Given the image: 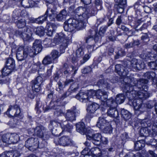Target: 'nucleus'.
I'll return each mask as SVG.
<instances>
[{
  "label": "nucleus",
  "mask_w": 157,
  "mask_h": 157,
  "mask_svg": "<svg viewBox=\"0 0 157 157\" xmlns=\"http://www.w3.org/2000/svg\"><path fill=\"white\" fill-rule=\"evenodd\" d=\"M125 81L124 91L126 93H129L132 95L134 92L136 94L132 95V97H130V99L139 98L144 99L149 96L147 91L148 87L146 85L148 82V80L144 79H140L139 81L135 78L133 75L131 74L127 76L124 79Z\"/></svg>",
  "instance_id": "nucleus-1"
},
{
  "label": "nucleus",
  "mask_w": 157,
  "mask_h": 157,
  "mask_svg": "<svg viewBox=\"0 0 157 157\" xmlns=\"http://www.w3.org/2000/svg\"><path fill=\"white\" fill-rule=\"evenodd\" d=\"M85 26V22H81L77 16L69 19L64 23V29L65 31L71 32L76 29L80 30Z\"/></svg>",
  "instance_id": "nucleus-2"
},
{
  "label": "nucleus",
  "mask_w": 157,
  "mask_h": 157,
  "mask_svg": "<svg viewBox=\"0 0 157 157\" xmlns=\"http://www.w3.org/2000/svg\"><path fill=\"white\" fill-rule=\"evenodd\" d=\"M54 41L57 44H60V51L62 53L64 52L65 49L71 42V40L68 37H66L63 33H60L55 36Z\"/></svg>",
  "instance_id": "nucleus-3"
},
{
  "label": "nucleus",
  "mask_w": 157,
  "mask_h": 157,
  "mask_svg": "<svg viewBox=\"0 0 157 157\" xmlns=\"http://www.w3.org/2000/svg\"><path fill=\"white\" fill-rule=\"evenodd\" d=\"M89 8L86 7L79 6L75 10V16H76L78 19L81 22H85V25L87 19L89 17V13L88 12Z\"/></svg>",
  "instance_id": "nucleus-4"
},
{
  "label": "nucleus",
  "mask_w": 157,
  "mask_h": 157,
  "mask_svg": "<svg viewBox=\"0 0 157 157\" xmlns=\"http://www.w3.org/2000/svg\"><path fill=\"white\" fill-rule=\"evenodd\" d=\"M6 113L10 117H13L14 118L17 117L20 119L23 117L22 113L21 112L19 107L17 105H10L6 112Z\"/></svg>",
  "instance_id": "nucleus-5"
},
{
  "label": "nucleus",
  "mask_w": 157,
  "mask_h": 157,
  "mask_svg": "<svg viewBox=\"0 0 157 157\" xmlns=\"http://www.w3.org/2000/svg\"><path fill=\"white\" fill-rule=\"evenodd\" d=\"M34 131L35 135L43 140H47L49 138V132L42 126L36 127Z\"/></svg>",
  "instance_id": "nucleus-6"
},
{
  "label": "nucleus",
  "mask_w": 157,
  "mask_h": 157,
  "mask_svg": "<svg viewBox=\"0 0 157 157\" xmlns=\"http://www.w3.org/2000/svg\"><path fill=\"white\" fill-rule=\"evenodd\" d=\"M54 141L56 145H59L64 147L70 146L73 144L72 140L66 136L60 138L57 137H55Z\"/></svg>",
  "instance_id": "nucleus-7"
},
{
  "label": "nucleus",
  "mask_w": 157,
  "mask_h": 157,
  "mask_svg": "<svg viewBox=\"0 0 157 157\" xmlns=\"http://www.w3.org/2000/svg\"><path fill=\"white\" fill-rule=\"evenodd\" d=\"M89 35L86 39V42L90 44H94V41H98L100 40V37H98L97 30L96 28L94 29H92L90 30L89 32Z\"/></svg>",
  "instance_id": "nucleus-8"
},
{
  "label": "nucleus",
  "mask_w": 157,
  "mask_h": 157,
  "mask_svg": "<svg viewBox=\"0 0 157 157\" xmlns=\"http://www.w3.org/2000/svg\"><path fill=\"white\" fill-rule=\"evenodd\" d=\"M16 35L20 36L24 41L29 40L32 35V33L30 29L25 27L24 30H18L16 32Z\"/></svg>",
  "instance_id": "nucleus-9"
},
{
  "label": "nucleus",
  "mask_w": 157,
  "mask_h": 157,
  "mask_svg": "<svg viewBox=\"0 0 157 157\" xmlns=\"http://www.w3.org/2000/svg\"><path fill=\"white\" fill-rule=\"evenodd\" d=\"M25 147L31 151H34L38 147L39 141L37 138H30L25 142Z\"/></svg>",
  "instance_id": "nucleus-10"
},
{
  "label": "nucleus",
  "mask_w": 157,
  "mask_h": 157,
  "mask_svg": "<svg viewBox=\"0 0 157 157\" xmlns=\"http://www.w3.org/2000/svg\"><path fill=\"white\" fill-rule=\"evenodd\" d=\"M43 82L42 78L38 76L31 81L32 87L33 90L36 92H39L40 89V86Z\"/></svg>",
  "instance_id": "nucleus-11"
},
{
  "label": "nucleus",
  "mask_w": 157,
  "mask_h": 157,
  "mask_svg": "<svg viewBox=\"0 0 157 157\" xmlns=\"http://www.w3.org/2000/svg\"><path fill=\"white\" fill-rule=\"evenodd\" d=\"M76 116V108L71 109L67 110L66 113L64 114L65 117L67 121H72L75 120Z\"/></svg>",
  "instance_id": "nucleus-12"
},
{
  "label": "nucleus",
  "mask_w": 157,
  "mask_h": 157,
  "mask_svg": "<svg viewBox=\"0 0 157 157\" xmlns=\"http://www.w3.org/2000/svg\"><path fill=\"white\" fill-rule=\"evenodd\" d=\"M87 139L92 140V143L96 145H98L101 143V135L100 133H96L93 135L92 136L89 135H87Z\"/></svg>",
  "instance_id": "nucleus-13"
},
{
  "label": "nucleus",
  "mask_w": 157,
  "mask_h": 157,
  "mask_svg": "<svg viewBox=\"0 0 157 157\" xmlns=\"http://www.w3.org/2000/svg\"><path fill=\"white\" fill-rule=\"evenodd\" d=\"M132 66L134 68L140 70L145 67V64L144 62L141 60H138L136 59H133L131 61Z\"/></svg>",
  "instance_id": "nucleus-14"
},
{
  "label": "nucleus",
  "mask_w": 157,
  "mask_h": 157,
  "mask_svg": "<svg viewBox=\"0 0 157 157\" xmlns=\"http://www.w3.org/2000/svg\"><path fill=\"white\" fill-rule=\"evenodd\" d=\"M138 102V100L134 99L132 102V104L133 106L135 113L139 114L145 111V108L143 106V105L141 104L137 103Z\"/></svg>",
  "instance_id": "nucleus-15"
},
{
  "label": "nucleus",
  "mask_w": 157,
  "mask_h": 157,
  "mask_svg": "<svg viewBox=\"0 0 157 157\" xmlns=\"http://www.w3.org/2000/svg\"><path fill=\"white\" fill-rule=\"evenodd\" d=\"M115 70L119 75L122 77L126 76L128 72L127 69L121 64L116 65L115 66Z\"/></svg>",
  "instance_id": "nucleus-16"
},
{
  "label": "nucleus",
  "mask_w": 157,
  "mask_h": 157,
  "mask_svg": "<svg viewBox=\"0 0 157 157\" xmlns=\"http://www.w3.org/2000/svg\"><path fill=\"white\" fill-rule=\"evenodd\" d=\"M76 98L80 101L82 102H86L88 101L90 102V98L89 97L87 94L83 92H79L76 96Z\"/></svg>",
  "instance_id": "nucleus-17"
},
{
  "label": "nucleus",
  "mask_w": 157,
  "mask_h": 157,
  "mask_svg": "<svg viewBox=\"0 0 157 157\" xmlns=\"http://www.w3.org/2000/svg\"><path fill=\"white\" fill-rule=\"evenodd\" d=\"M51 108L55 110L54 112V114L56 116L64 115L65 109L63 107L54 105L52 106Z\"/></svg>",
  "instance_id": "nucleus-18"
},
{
  "label": "nucleus",
  "mask_w": 157,
  "mask_h": 157,
  "mask_svg": "<svg viewBox=\"0 0 157 157\" xmlns=\"http://www.w3.org/2000/svg\"><path fill=\"white\" fill-rule=\"evenodd\" d=\"M77 131L82 134H85L87 136L88 135L87 129L85 127L84 123L83 122H78L76 125Z\"/></svg>",
  "instance_id": "nucleus-19"
},
{
  "label": "nucleus",
  "mask_w": 157,
  "mask_h": 157,
  "mask_svg": "<svg viewBox=\"0 0 157 157\" xmlns=\"http://www.w3.org/2000/svg\"><path fill=\"white\" fill-rule=\"evenodd\" d=\"M24 54L26 56V57L29 56L30 57H33L38 54L33 49V48L26 47L23 50Z\"/></svg>",
  "instance_id": "nucleus-20"
},
{
  "label": "nucleus",
  "mask_w": 157,
  "mask_h": 157,
  "mask_svg": "<svg viewBox=\"0 0 157 157\" xmlns=\"http://www.w3.org/2000/svg\"><path fill=\"white\" fill-rule=\"evenodd\" d=\"M61 128L62 129V133L64 131L70 132L72 129L73 126L68 123L67 121H61Z\"/></svg>",
  "instance_id": "nucleus-21"
},
{
  "label": "nucleus",
  "mask_w": 157,
  "mask_h": 157,
  "mask_svg": "<svg viewBox=\"0 0 157 157\" xmlns=\"http://www.w3.org/2000/svg\"><path fill=\"white\" fill-rule=\"evenodd\" d=\"M107 115L112 117L117 118L119 116V113L115 107L109 108L107 109Z\"/></svg>",
  "instance_id": "nucleus-22"
},
{
  "label": "nucleus",
  "mask_w": 157,
  "mask_h": 157,
  "mask_svg": "<svg viewBox=\"0 0 157 157\" xmlns=\"http://www.w3.org/2000/svg\"><path fill=\"white\" fill-rule=\"evenodd\" d=\"M6 66L10 69L14 71L15 69V64L14 59L11 58H8L6 62Z\"/></svg>",
  "instance_id": "nucleus-23"
},
{
  "label": "nucleus",
  "mask_w": 157,
  "mask_h": 157,
  "mask_svg": "<svg viewBox=\"0 0 157 157\" xmlns=\"http://www.w3.org/2000/svg\"><path fill=\"white\" fill-rule=\"evenodd\" d=\"M33 49L38 53L40 52L42 49L41 42L39 40H36L33 43Z\"/></svg>",
  "instance_id": "nucleus-24"
},
{
  "label": "nucleus",
  "mask_w": 157,
  "mask_h": 157,
  "mask_svg": "<svg viewBox=\"0 0 157 157\" xmlns=\"http://www.w3.org/2000/svg\"><path fill=\"white\" fill-rule=\"evenodd\" d=\"M99 107L98 104L95 102H93L88 106L87 109V112L90 113H94L99 108Z\"/></svg>",
  "instance_id": "nucleus-25"
},
{
  "label": "nucleus",
  "mask_w": 157,
  "mask_h": 157,
  "mask_svg": "<svg viewBox=\"0 0 157 157\" xmlns=\"http://www.w3.org/2000/svg\"><path fill=\"white\" fill-rule=\"evenodd\" d=\"M21 3L25 8H29L33 7L35 4L33 0H22Z\"/></svg>",
  "instance_id": "nucleus-26"
},
{
  "label": "nucleus",
  "mask_w": 157,
  "mask_h": 157,
  "mask_svg": "<svg viewBox=\"0 0 157 157\" xmlns=\"http://www.w3.org/2000/svg\"><path fill=\"white\" fill-rule=\"evenodd\" d=\"M134 148L136 151L141 150L145 145V141L143 140H140L136 142L134 144Z\"/></svg>",
  "instance_id": "nucleus-27"
},
{
  "label": "nucleus",
  "mask_w": 157,
  "mask_h": 157,
  "mask_svg": "<svg viewBox=\"0 0 157 157\" xmlns=\"http://www.w3.org/2000/svg\"><path fill=\"white\" fill-rule=\"evenodd\" d=\"M107 123L106 120L103 117H100L97 122L96 126L100 129L102 130L105 127Z\"/></svg>",
  "instance_id": "nucleus-28"
},
{
  "label": "nucleus",
  "mask_w": 157,
  "mask_h": 157,
  "mask_svg": "<svg viewBox=\"0 0 157 157\" xmlns=\"http://www.w3.org/2000/svg\"><path fill=\"white\" fill-rule=\"evenodd\" d=\"M67 13L65 10H62L56 17V19L58 21H64L67 16Z\"/></svg>",
  "instance_id": "nucleus-29"
},
{
  "label": "nucleus",
  "mask_w": 157,
  "mask_h": 157,
  "mask_svg": "<svg viewBox=\"0 0 157 157\" xmlns=\"http://www.w3.org/2000/svg\"><path fill=\"white\" fill-rule=\"evenodd\" d=\"M121 117L125 121L128 120L131 117L130 113L127 110L124 109H122L121 111Z\"/></svg>",
  "instance_id": "nucleus-30"
},
{
  "label": "nucleus",
  "mask_w": 157,
  "mask_h": 157,
  "mask_svg": "<svg viewBox=\"0 0 157 157\" xmlns=\"http://www.w3.org/2000/svg\"><path fill=\"white\" fill-rule=\"evenodd\" d=\"M47 7L48 9L45 13L48 16L49 11L51 13H55L56 7L55 5L52 3H49L47 5Z\"/></svg>",
  "instance_id": "nucleus-31"
},
{
  "label": "nucleus",
  "mask_w": 157,
  "mask_h": 157,
  "mask_svg": "<svg viewBox=\"0 0 157 157\" xmlns=\"http://www.w3.org/2000/svg\"><path fill=\"white\" fill-rule=\"evenodd\" d=\"M125 98V96L123 94L117 95L115 98V103H116V105L118 104H120L123 103L124 101Z\"/></svg>",
  "instance_id": "nucleus-32"
},
{
  "label": "nucleus",
  "mask_w": 157,
  "mask_h": 157,
  "mask_svg": "<svg viewBox=\"0 0 157 157\" xmlns=\"http://www.w3.org/2000/svg\"><path fill=\"white\" fill-rule=\"evenodd\" d=\"M10 136L11 144L17 143L19 140V136L17 134H10Z\"/></svg>",
  "instance_id": "nucleus-33"
},
{
  "label": "nucleus",
  "mask_w": 157,
  "mask_h": 157,
  "mask_svg": "<svg viewBox=\"0 0 157 157\" xmlns=\"http://www.w3.org/2000/svg\"><path fill=\"white\" fill-rule=\"evenodd\" d=\"M17 26L19 29H22L25 28L26 25V22L25 19H21L16 22Z\"/></svg>",
  "instance_id": "nucleus-34"
},
{
  "label": "nucleus",
  "mask_w": 157,
  "mask_h": 157,
  "mask_svg": "<svg viewBox=\"0 0 157 157\" xmlns=\"http://www.w3.org/2000/svg\"><path fill=\"white\" fill-rule=\"evenodd\" d=\"M50 56L48 55L44 58L42 61L43 63L44 64H49L54 63V60Z\"/></svg>",
  "instance_id": "nucleus-35"
},
{
  "label": "nucleus",
  "mask_w": 157,
  "mask_h": 157,
  "mask_svg": "<svg viewBox=\"0 0 157 157\" xmlns=\"http://www.w3.org/2000/svg\"><path fill=\"white\" fill-rule=\"evenodd\" d=\"M10 134L7 133L3 135L2 136V140L3 143L10 144L11 141L10 138Z\"/></svg>",
  "instance_id": "nucleus-36"
},
{
  "label": "nucleus",
  "mask_w": 157,
  "mask_h": 157,
  "mask_svg": "<svg viewBox=\"0 0 157 157\" xmlns=\"http://www.w3.org/2000/svg\"><path fill=\"white\" fill-rule=\"evenodd\" d=\"M155 73L153 72H147L144 74L145 77L149 79H151L154 82H155L154 80H155Z\"/></svg>",
  "instance_id": "nucleus-37"
},
{
  "label": "nucleus",
  "mask_w": 157,
  "mask_h": 157,
  "mask_svg": "<svg viewBox=\"0 0 157 157\" xmlns=\"http://www.w3.org/2000/svg\"><path fill=\"white\" fill-rule=\"evenodd\" d=\"M48 15L45 13L44 15H42L36 18V23L38 24H42L44 21L46 20Z\"/></svg>",
  "instance_id": "nucleus-38"
},
{
  "label": "nucleus",
  "mask_w": 157,
  "mask_h": 157,
  "mask_svg": "<svg viewBox=\"0 0 157 157\" xmlns=\"http://www.w3.org/2000/svg\"><path fill=\"white\" fill-rule=\"evenodd\" d=\"M106 104L107 105L109 108L115 107L116 105V103L114 101L112 98L106 100Z\"/></svg>",
  "instance_id": "nucleus-39"
},
{
  "label": "nucleus",
  "mask_w": 157,
  "mask_h": 157,
  "mask_svg": "<svg viewBox=\"0 0 157 157\" xmlns=\"http://www.w3.org/2000/svg\"><path fill=\"white\" fill-rule=\"evenodd\" d=\"M44 28L43 27L40 26L37 27L35 31L36 35L41 36L44 34Z\"/></svg>",
  "instance_id": "nucleus-40"
},
{
  "label": "nucleus",
  "mask_w": 157,
  "mask_h": 157,
  "mask_svg": "<svg viewBox=\"0 0 157 157\" xmlns=\"http://www.w3.org/2000/svg\"><path fill=\"white\" fill-rule=\"evenodd\" d=\"M13 71L9 69V68L5 66L4 67L2 70V76H7Z\"/></svg>",
  "instance_id": "nucleus-41"
},
{
  "label": "nucleus",
  "mask_w": 157,
  "mask_h": 157,
  "mask_svg": "<svg viewBox=\"0 0 157 157\" xmlns=\"http://www.w3.org/2000/svg\"><path fill=\"white\" fill-rule=\"evenodd\" d=\"M141 124H143V127H149L151 125V121L148 118H145L141 121Z\"/></svg>",
  "instance_id": "nucleus-42"
},
{
  "label": "nucleus",
  "mask_w": 157,
  "mask_h": 157,
  "mask_svg": "<svg viewBox=\"0 0 157 157\" xmlns=\"http://www.w3.org/2000/svg\"><path fill=\"white\" fill-rule=\"evenodd\" d=\"M107 29V26L105 25L102 26L100 28L99 33H97L98 37H100V40L101 39V36H102L105 33Z\"/></svg>",
  "instance_id": "nucleus-43"
},
{
  "label": "nucleus",
  "mask_w": 157,
  "mask_h": 157,
  "mask_svg": "<svg viewBox=\"0 0 157 157\" xmlns=\"http://www.w3.org/2000/svg\"><path fill=\"white\" fill-rule=\"evenodd\" d=\"M89 8L88 10V12L89 13V17L91 15H94L96 14L97 12V10H98L96 8V7H92L89 6H87Z\"/></svg>",
  "instance_id": "nucleus-44"
},
{
  "label": "nucleus",
  "mask_w": 157,
  "mask_h": 157,
  "mask_svg": "<svg viewBox=\"0 0 157 157\" xmlns=\"http://www.w3.org/2000/svg\"><path fill=\"white\" fill-rule=\"evenodd\" d=\"M88 149L87 147L85 148L81 152V155L80 157H92L90 152H88Z\"/></svg>",
  "instance_id": "nucleus-45"
},
{
  "label": "nucleus",
  "mask_w": 157,
  "mask_h": 157,
  "mask_svg": "<svg viewBox=\"0 0 157 157\" xmlns=\"http://www.w3.org/2000/svg\"><path fill=\"white\" fill-rule=\"evenodd\" d=\"M107 154V152L105 150L102 149L101 150L99 148V151L97 152L95 156L96 157H104Z\"/></svg>",
  "instance_id": "nucleus-46"
},
{
  "label": "nucleus",
  "mask_w": 157,
  "mask_h": 157,
  "mask_svg": "<svg viewBox=\"0 0 157 157\" xmlns=\"http://www.w3.org/2000/svg\"><path fill=\"white\" fill-rule=\"evenodd\" d=\"M16 57L18 61H21L25 59L26 57V56L24 54V52L19 53H17Z\"/></svg>",
  "instance_id": "nucleus-47"
},
{
  "label": "nucleus",
  "mask_w": 157,
  "mask_h": 157,
  "mask_svg": "<svg viewBox=\"0 0 157 157\" xmlns=\"http://www.w3.org/2000/svg\"><path fill=\"white\" fill-rule=\"evenodd\" d=\"M73 70V68H72L71 70L70 69H67L63 70V75L66 76L67 77H69L71 75V74Z\"/></svg>",
  "instance_id": "nucleus-48"
},
{
  "label": "nucleus",
  "mask_w": 157,
  "mask_h": 157,
  "mask_svg": "<svg viewBox=\"0 0 157 157\" xmlns=\"http://www.w3.org/2000/svg\"><path fill=\"white\" fill-rule=\"evenodd\" d=\"M54 60L58 58L60 56L59 52L56 50H53L51 52L50 55Z\"/></svg>",
  "instance_id": "nucleus-49"
},
{
  "label": "nucleus",
  "mask_w": 157,
  "mask_h": 157,
  "mask_svg": "<svg viewBox=\"0 0 157 157\" xmlns=\"http://www.w3.org/2000/svg\"><path fill=\"white\" fill-rule=\"evenodd\" d=\"M102 130L105 133L110 134L112 132V127L109 124H108V126L105 127Z\"/></svg>",
  "instance_id": "nucleus-50"
},
{
  "label": "nucleus",
  "mask_w": 157,
  "mask_h": 157,
  "mask_svg": "<svg viewBox=\"0 0 157 157\" xmlns=\"http://www.w3.org/2000/svg\"><path fill=\"white\" fill-rule=\"evenodd\" d=\"M84 52L82 51V48L81 47L78 48L76 51L75 55L79 59L83 55Z\"/></svg>",
  "instance_id": "nucleus-51"
},
{
  "label": "nucleus",
  "mask_w": 157,
  "mask_h": 157,
  "mask_svg": "<svg viewBox=\"0 0 157 157\" xmlns=\"http://www.w3.org/2000/svg\"><path fill=\"white\" fill-rule=\"evenodd\" d=\"M148 65L152 69L157 70V65L155 61L148 62Z\"/></svg>",
  "instance_id": "nucleus-52"
},
{
  "label": "nucleus",
  "mask_w": 157,
  "mask_h": 157,
  "mask_svg": "<svg viewBox=\"0 0 157 157\" xmlns=\"http://www.w3.org/2000/svg\"><path fill=\"white\" fill-rule=\"evenodd\" d=\"M99 151V148L97 147L92 148L88 152H90V154L91 155L95 156L97 152Z\"/></svg>",
  "instance_id": "nucleus-53"
},
{
  "label": "nucleus",
  "mask_w": 157,
  "mask_h": 157,
  "mask_svg": "<svg viewBox=\"0 0 157 157\" xmlns=\"http://www.w3.org/2000/svg\"><path fill=\"white\" fill-rule=\"evenodd\" d=\"M106 93V92L104 90L99 89L96 91V97L98 99L101 98V96Z\"/></svg>",
  "instance_id": "nucleus-54"
},
{
  "label": "nucleus",
  "mask_w": 157,
  "mask_h": 157,
  "mask_svg": "<svg viewBox=\"0 0 157 157\" xmlns=\"http://www.w3.org/2000/svg\"><path fill=\"white\" fill-rule=\"evenodd\" d=\"M102 84H104L107 87H110L109 84L103 79L100 80L97 83V85L98 86H100Z\"/></svg>",
  "instance_id": "nucleus-55"
},
{
  "label": "nucleus",
  "mask_w": 157,
  "mask_h": 157,
  "mask_svg": "<svg viewBox=\"0 0 157 157\" xmlns=\"http://www.w3.org/2000/svg\"><path fill=\"white\" fill-rule=\"evenodd\" d=\"M61 121L60 122H59L56 121H50V124L54 127H57L59 126L61 127Z\"/></svg>",
  "instance_id": "nucleus-56"
},
{
  "label": "nucleus",
  "mask_w": 157,
  "mask_h": 157,
  "mask_svg": "<svg viewBox=\"0 0 157 157\" xmlns=\"http://www.w3.org/2000/svg\"><path fill=\"white\" fill-rule=\"evenodd\" d=\"M96 91L93 90H89L87 93V94L89 96V97L91 99H92V98L93 97H94L95 96H96Z\"/></svg>",
  "instance_id": "nucleus-57"
},
{
  "label": "nucleus",
  "mask_w": 157,
  "mask_h": 157,
  "mask_svg": "<svg viewBox=\"0 0 157 157\" xmlns=\"http://www.w3.org/2000/svg\"><path fill=\"white\" fill-rule=\"evenodd\" d=\"M70 59H71L72 62L73 63H75L77 62V60L79 59L78 58H77V56H76L75 54H72L70 55Z\"/></svg>",
  "instance_id": "nucleus-58"
},
{
  "label": "nucleus",
  "mask_w": 157,
  "mask_h": 157,
  "mask_svg": "<svg viewBox=\"0 0 157 157\" xmlns=\"http://www.w3.org/2000/svg\"><path fill=\"white\" fill-rule=\"evenodd\" d=\"M95 4L96 6V8L98 10H101L102 8L101 2L100 0H95Z\"/></svg>",
  "instance_id": "nucleus-59"
},
{
  "label": "nucleus",
  "mask_w": 157,
  "mask_h": 157,
  "mask_svg": "<svg viewBox=\"0 0 157 157\" xmlns=\"http://www.w3.org/2000/svg\"><path fill=\"white\" fill-rule=\"evenodd\" d=\"M54 32L52 27V26H49L48 28L47 32H46V33L48 36H51L52 35Z\"/></svg>",
  "instance_id": "nucleus-60"
},
{
  "label": "nucleus",
  "mask_w": 157,
  "mask_h": 157,
  "mask_svg": "<svg viewBox=\"0 0 157 157\" xmlns=\"http://www.w3.org/2000/svg\"><path fill=\"white\" fill-rule=\"evenodd\" d=\"M91 68L89 66H87L82 70V72L83 74H86L91 71Z\"/></svg>",
  "instance_id": "nucleus-61"
},
{
  "label": "nucleus",
  "mask_w": 157,
  "mask_h": 157,
  "mask_svg": "<svg viewBox=\"0 0 157 157\" xmlns=\"http://www.w3.org/2000/svg\"><path fill=\"white\" fill-rule=\"evenodd\" d=\"M49 15L48 17L50 21H54L55 19V17H56V13H49L48 15Z\"/></svg>",
  "instance_id": "nucleus-62"
},
{
  "label": "nucleus",
  "mask_w": 157,
  "mask_h": 157,
  "mask_svg": "<svg viewBox=\"0 0 157 157\" xmlns=\"http://www.w3.org/2000/svg\"><path fill=\"white\" fill-rule=\"evenodd\" d=\"M33 90H29L27 93L28 97L31 99H33L34 97L35 94Z\"/></svg>",
  "instance_id": "nucleus-63"
},
{
  "label": "nucleus",
  "mask_w": 157,
  "mask_h": 157,
  "mask_svg": "<svg viewBox=\"0 0 157 157\" xmlns=\"http://www.w3.org/2000/svg\"><path fill=\"white\" fill-rule=\"evenodd\" d=\"M153 131L157 135V120L155 121L152 127Z\"/></svg>",
  "instance_id": "nucleus-64"
}]
</instances>
